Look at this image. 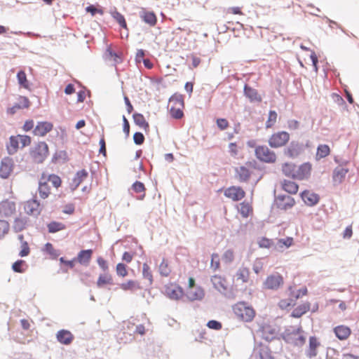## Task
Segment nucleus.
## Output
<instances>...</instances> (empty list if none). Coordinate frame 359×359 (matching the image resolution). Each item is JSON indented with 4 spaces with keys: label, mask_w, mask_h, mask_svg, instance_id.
I'll return each instance as SVG.
<instances>
[{
    "label": "nucleus",
    "mask_w": 359,
    "mask_h": 359,
    "mask_svg": "<svg viewBox=\"0 0 359 359\" xmlns=\"http://www.w3.org/2000/svg\"><path fill=\"white\" fill-rule=\"evenodd\" d=\"M310 141L307 140L306 143L297 140H292L283 149V154L292 159L298 158L303 154L305 149L310 147Z\"/></svg>",
    "instance_id": "f257e3e1"
},
{
    "label": "nucleus",
    "mask_w": 359,
    "mask_h": 359,
    "mask_svg": "<svg viewBox=\"0 0 359 359\" xmlns=\"http://www.w3.org/2000/svg\"><path fill=\"white\" fill-rule=\"evenodd\" d=\"M48 154V146L43 142H39L34 147L30 149L29 154L36 163H42Z\"/></svg>",
    "instance_id": "f03ea898"
},
{
    "label": "nucleus",
    "mask_w": 359,
    "mask_h": 359,
    "mask_svg": "<svg viewBox=\"0 0 359 359\" xmlns=\"http://www.w3.org/2000/svg\"><path fill=\"white\" fill-rule=\"evenodd\" d=\"M255 156L262 162L273 163L276 161V155L274 151L270 150L266 146H258L255 147Z\"/></svg>",
    "instance_id": "7ed1b4c3"
},
{
    "label": "nucleus",
    "mask_w": 359,
    "mask_h": 359,
    "mask_svg": "<svg viewBox=\"0 0 359 359\" xmlns=\"http://www.w3.org/2000/svg\"><path fill=\"white\" fill-rule=\"evenodd\" d=\"M290 140V134L286 131H279L271 135L269 144L272 148L285 146Z\"/></svg>",
    "instance_id": "20e7f679"
},
{
    "label": "nucleus",
    "mask_w": 359,
    "mask_h": 359,
    "mask_svg": "<svg viewBox=\"0 0 359 359\" xmlns=\"http://www.w3.org/2000/svg\"><path fill=\"white\" fill-rule=\"evenodd\" d=\"M258 332L261 333V337L267 342H270L276 339H280L276 336V329L269 324L262 325L259 327Z\"/></svg>",
    "instance_id": "39448f33"
},
{
    "label": "nucleus",
    "mask_w": 359,
    "mask_h": 359,
    "mask_svg": "<svg viewBox=\"0 0 359 359\" xmlns=\"http://www.w3.org/2000/svg\"><path fill=\"white\" fill-rule=\"evenodd\" d=\"M14 162L12 158L6 156L2 158L0 165V177L7 179L13 171Z\"/></svg>",
    "instance_id": "423d86ee"
},
{
    "label": "nucleus",
    "mask_w": 359,
    "mask_h": 359,
    "mask_svg": "<svg viewBox=\"0 0 359 359\" xmlns=\"http://www.w3.org/2000/svg\"><path fill=\"white\" fill-rule=\"evenodd\" d=\"M103 59L105 61L113 60V65L116 67L118 64L123 62V54L121 52L117 53L113 50L111 45L110 44L107 47L103 54Z\"/></svg>",
    "instance_id": "0eeeda50"
},
{
    "label": "nucleus",
    "mask_w": 359,
    "mask_h": 359,
    "mask_svg": "<svg viewBox=\"0 0 359 359\" xmlns=\"http://www.w3.org/2000/svg\"><path fill=\"white\" fill-rule=\"evenodd\" d=\"M295 204L294 199L288 195H278L276 198V205L278 209L286 210Z\"/></svg>",
    "instance_id": "6e6552de"
},
{
    "label": "nucleus",
    "mask_w": 359,
    "mask_h": 359,
    "mask_svg": "<svg viewBox=\"0 0 359 359\" xmlns=\"http://www.w3.org/2000/svg\"><path fill=\"white\" fill-rule=\"evenodd\" d=\"M16 205L15 203L6 199L0 203V216L1 217H10L15 212Z\"/></svg>",
    "instance_id": "1a4fd4ad"
},
{
    "label": "nucleus",
    "mask_w": 359,
    "mask_h": 359,
    "mask_svg": "<svg viewBox=\"0 0 359 359\" xmlns=\"http://www.w3.org/2000/svg\"><path fill=\"white\" fill-rule=\"evenodd\" d=\"M224 196L233 201H238L245 197V192L241 187L232 186L224 191Z\"/></svg>",
    "instance_id": "9d476101"
},
{
    "label": "nucleus",
    "mask_w": 359,
    "mask_h": 359,
    "mask_svg": "<svg viewBox=\"0 0 359 359\" xmlns=\"http://www.w3.org/2000/svg\"><path fill=\"white\" fill-rule=\"evenodd\" d=\"M283 283V277L278 273L268 276L264 283L265 287L270 290H277Z\"/></svg>",
    "instance_id": "9b49d317"
},
{
    "label": "nucleus",
    "mask_w": 359,
    "mask_h": 359,
    "mask_svg": "<svg viewBox=\"0 0 359 359\" xmlns=\"http://www.w3.org/2000/svg\"><path fill=\"white\" fill-rule=\"evenodd\" d=\"M139 16L142 21L150 27H154L157 23V17L154 11L142 9L139 12Z\"/></svg>",
    "instance_id": "f8f14e48"
},
{
    "label": "nucleus",
    "mask_w": 359,
    "mask_h": 359,
    "mask_svg": "<svg viewBox=\"0 0 359 359\" xmlns=\"http://www.w3.org/2000/svg\"><path fill=\"white\" fill-rule=\"evenodd\" d=\"M56 339L61 344L69 345L73 341L74 337L70 331L62 329L57 332Z\"/></svg>",
    "instance_id": "ddd939ff"
},
{
    "label": "nucleus",
    "mask_w": 359,
    "mask_h": 359,
    "mask_svg": "<svg viewBox=\"0 0 359 359\" xmlns=\"http://www.w3.org/2000/svg\"><path fill=\"white\" fill-rule=\"evenodd\" d=\"M53 125L48 121H39L35 126L33 133L35 135L43 137L52 130Z\"/></svg>",
    "instance_id": "4468645a"
},
{
    "label": "nucleus",
    "mask_w": 359,
    "mask_h": 359,
    "mask_svg": "<svg viewBox=\"0 0 359 359\" xmlns=\"http://www.w3.org/2000/svg\"><path fill=\"white\" fill-rule=\"evenodd\" d=\"M302 199L308 206H314L318 203L320 196L318 194L311 192L309 190H304L301 193Z\"/></svg>",
    "instance_id": "2eb2a0df"
},
{
    "label": "nucleus",
    "mask_w": 359,
    "mask_h": 359,
    "mask_svg": "<svg viewBox=\"0 0 359 359\" xmlns=\"http://www.w3.org/2000/svg\"><path fill=\"white\" fill-rule=\"evenodd\" d=\"M165 292L170 299L175 300L180 299L184 294L182 288L177 285L166 286Z\"/></svg>",
    "instance_id": "dca6fc26"
},
{
    "label": "nucleus",
    "mask_w": 359,
    "mask_h": 359,
    "mask_svg": "<svg viewBox=\"0 0 359 359\" xmlns=\"http://www.w3.org/2000/svg\"><path fill=\"white\" fill-rule=\"evenodd\" d=\"M25 210L28 215H33L35 217H37L41 212L40 203L36 199H32L27 201L25 206Z\"/></svg>",
    "instance_id": "f3484780"
},
{
    "label": "nucleus",
    "mask_w": 359,
    "mask_h": 359,
    "mask_svg": "<svg viewBox=\"0 0 359 359\" xmlns=\"http://www.w3.org/2000/svg\"><path fill=\"white\" fill-rule=\"evenodd\" d=\"M93 250L92 249L81 250L75 258L76 262L81 265L88 266L90 264Z\"/></svg>",
    "instance_id": "a211bd4d"
},
{
    "label": "nucleus",
    "mask_w": 359,
    "mask_h": 359,
    "mask_svg": "<svg viewBox=\"0 0 359 359\" xmlns=\"http://www.w3.org/2000/svg\"><path fill=\"white\" fill-rule=\"evenodd\" d=\"M311 170V164L309 162L304 163L299 165L296 170V179L302 180L310 176Z\"/></svg>",
    "instance_id": "6ab92c4d"
},
{
    "label": "nucleus",
    "mask_w": 359,
    "mask_h": 359,
    "mask_svg": "<svg viewBox=\"0 0 359 359\" xmlns=\"http://www.w3.org/2000/svg\"><path fill=\"white\" fill-rule=\"evenodd\" d=\"M88 172L85 169L77 171L70 184L71 190L72 191L76 190L83 180L88 177Z\"/></svg>",
    "instance_id": "aec40b11"
},
{
    "label": "nucleus",
    "mask_w": 359,
    "mask_h": 359,
    "mask_svg": "<svg viewBox=\"0 0 359 359\" xmlns=\"http://www.w3.org/2000/svg\"><path fill=\"white\" fill-rule=\"evenodd\" d=\"M243 93L245 96L248 97L250 102L262 101V97L260 95H259L257 90L248 84H245L243 88Z\"/></svg>",
    "instance_id": "412c9836"
},
{
    "label": "nucleus",
    "mask_w": 359,
    "mask_h": 359,
    "mask_svg": "<svg viewBox=\"0 0 359 359\" xmlns=\"http://www.w3.org/2000/svg\"><path fill=\"white\" fill-rule=\"evenodd\" d=\"M186 296L190 301L202 300L205 296V292L201 286H198L195 290L188 289Z\"/></svg>",
    "instance_id": "4be33fe9"
},
{
    "label": "nucleus",
    "mask_w": 359,
    "mask_h": 359,
    "mask_svg": "<svg viewBox=\"0 0 359 359\" xmlns=\"http://www.w3.org/2000/svg\"><path fill=\"white\" fill-rule=\"evenodd\" d=\"M336 337L340 340L346 339L351 334V329L345 325H338L334 329Z\"/></svg>",
    "instance_id": "5701e85b"
},
{
    "label": "nucleus",
    "mask_w": 359,
    "mask_h": 359,
    "mask_svg": "<svg viewBox=\"0 0 359 359\" xmlns=\"http://www.w3.org/2000/svg\"><path fill=\"white\" fill-rule=\"evenodd\" d=\"M19 149V140L18 135H11L9 137V143L6 144L7 152L9 155H14Z\"/></svg>",
    "instance_id": "b1692460"
},
{
    "label": "nucleus",
    "mask_w": 359,
    "mask_h": 359,
    "mask_svg": "<svg viewBox=\"0 0 359 359\" xmlns=\"http://www.w3.org/2000/svg\"><path fill=\"white\" fill-rule=\"evenodd\" d=\"M235 172L241 182H248L251 175L250 170L246 168V166L244 165L236 168Z\"/></svg>",
    "instance_id": "393cba45"
},
{
    "label": "nucleus",
    "mask_w": 359,
    "mask_h": 359,
    "mask_svg": "<svg viewBox=\"0 0 359 359\" xmlns=\"http://www.w3.org/2000/svg\"><path fill=\"white\" fill-rule=\"evenodd\" d=\"M29 219L26 217H16L14 219L13 224V230L15 233L20 232L26 229L27 224Z\"/></svg>",
    "instance_id": "a878e982"
},
{
    "label": "nucleus",
    "mask_w": 359,
    "mask_h": 359,
    "mask_svg": "<svg viewBox=\"0 0 359 359\" xmlns=\"http://www.w3.org/2000/svg\"><path fill=\"white\" fill-rule=\"evenodd\" d=\"M133 118L134 123L137 126H138L139 127L143 128L145 130H149V124L146 121V119H145V118H144V116H143L142 114L138 113V112H135L133 114Z\"/></svg>",
    "instance_id": "bb28decb"
},
{
    "label": "nucleus",
    "mask_w": 359,
    "mask_h": 359,
    "mask_svg": "<svg viewBox=\"0 0 359 359\" xmlns=\"http://www.w3.org/2000/svg\"><path fill=\"white\" fill-rule=\"evenodd\" d=\"M114 280L112 276L104 272L103 274H100L97 280L96 285L98 288H102L105 285H114Z\"/></svg>",
    "instance_id": "cd10ccee"
},
{
    "label": "nucleus",
    "mask_w": 359,
    "mask_h": 359,
    "mask_svg": "<svg viewBox=\"0 0 359 359\" xmlns=\"http://www.w3.org/2000/svg\"><path fill=\"white\" fill-rule=\"evenodd\" d=\"M348 168H344L341 167H337L334 169L332 172V179L333 181H338L339 183H341L344 180L346 175L348 172Z\"/></svg>",
    "instance_id": "c85d7f7f"
},
{
    "label": "nucleus",
    "mask_w": 359,
    "mask_h": 359,
    "mask_svg": "<svg viewBox=\"0 0 359 359\" xmlns=\"http://www.w3.org/2000/svg\"><path fill=\"white\" fill-rule=\"evenodd\" d=\"M319 346H320V343L318 342L317 338L315 336L310 337H309V350L306 353V355L309 358L316 356V355H317L316 348Z\"/></svg>",
    "instance_id": "c756f323"
},
{
    "label": "nucleus",
    "mask_w": 359,
    "mask_h": 359,
    "mask_svg": "<svg viewBox=\"0 0 359 359\" xmlns=\"http://www.w3.org/2000/svg\"><path fill=\"white\" fill-rule=\"evenodd\" d=\"M238 309L240 313H237L236 311V313L240 316L243 320L245 322H250L253 319L255 316V311L252 309L244 306L243 310L241 309Z\"/></svg>",
    "instance_id": "7c9ffc66"
},
{
    "label": "nucleus",
    "mask_w": 359,
    "mask_h": 359,
    "mask_svg": "<svg viewBox=\"0 0 359 359\" xmlns=\"http://www.w3.org/2000/svg\"><path fill=\"white\" fill-rule=\"evenodd\" d=\"M296 165L292 163H285L282 165V172L283 173L288 177L292 179H296L295 171Z\"/></svg>",
    "instance_id": "2f4dec72"
},
{
    "label": "nucleus",
    "mask_w": 359,
    "mask_h": 359,
    "mask_svg": "<svg viewBox=\"0 0 359 359\" xmlns=\"http://www.w3.org/2000/svg\"><path fill=\"white\" fill-rule=\"evenodd\" d=\"M310 309V304L306 302L297 306L291 313V316L293 318H300L305 314Z\"/></svg>",
    "instance_id": "473e14b6"
},
{
    "label": "nucleus",
    "mask_w": 359,
    "mask_h": 359,
    "mask_svg": "<svg viewBox=\"0 0 359 359\" xmlns=\"http://www.w3.org/2000/svg\"><path fill=\"white\" fill-rule=\"evenodd\" d=\"M110 14L121 28L128 29L127 22L123 15L118 12L116 8L111 10L110 11Z\"/></svg>",
    "instance_id": "72a5a7b5"
},
{
    "label": "nucleus",
    "mask_w": 359,
    "mask_h": 359,
    "mask_svg": "<svg viewBox=\"0 0 359 359\" xmlns=\"http://www.w3.org/2000/svg\"><path fill=\"white\" fill-rule=\"evenodd\" d=\"M281 184L283 189L289 194H294L298 191L299 186L293 181L284 180Z\"/></svg>",
    "instance_id": "f704fd0d"
},
{
    "label": "nucleus",
    "mask_w": 359,
    "mask_h": 359,
    "mask_svg": "<svg viewBox=\"0 0 359 359\" xmlns=\"http://www.w3.org/2000/svg\"><path fill=\"white\" fill-rule=\"evenodd\" d=\"M48 231L50 233H55L66 229L65 224L62 222L52 221L47 224Z\"/></svg>",
    "instance_id": "c9c22d12"
},
{
    "label": "nucleus",
    "mask_w": 359,
    "mask_h": 359,
    "mask_svg": "<svg viewBox=\"0 0 359 359\" xmlns=\"http://www.w3.org/2000/svg\"><path fill=\"white\" fill-rule=\"evenodd\" d=\"M330 149L327 144H319L317 147L316 158L317 160L325 158L330 154Z\"/></svg>",
    "instance_id": "e433bc0d"
},
{
    "label": "nucleus",
    "mask_w": 359,
    "mask_h": 359,
    "mask_svg": "<svg viewBox=\"0 0 359 359\" xmlns=\"http://www.w3.org/2000/svg\"><path fill=\"white\" fill-rule=\"evenodd\" d=\"M259 359H274L270 348L262 343L259 344Z\"/></svg>",
    "instance_id": "4c0bfd02"
},
{
    "label": "nucleus",
    "mask_w": 359,
    "mask_h": 359,
    "mask_svg": "<svg viewBox=\"0 0 359 359\" xmlns=\"http://www.w3.org/2000/svg\"><path fill=\"white\" fill-rule=\"evenodd\" d=\"M38 191L39 194V196L45 199L50 194V187L48 186L47 182L39 181Z\"/></svg>",
    "instance_id": "58836bf2"
},
{
    "label": "nucleus",
    "mask_w": 359,
    "mask_h": 359,
    "mask_svg": "<svg viewBox=\"0 0 359 359\" xmlns=\"http://www.w3.org/2000/svg\"><path fill=\"white\" fill-rule=\"evenodd\" d=\"M27 268L26 262L22 259H18L12 265V269L15 273H24Z\"/></svg>",
    "instance_id": "ea45409f"
},
{
    "label": "nucleus",
    "mask_w": 359,
    "mask_h": 359,
    "mask_svg": "<svg viewBox=\"0 0 359 359\" xmlns=\"http://www.w3.org/2000/svg\"><path fill=\"white\" fill-rule=\"evenodd\" d=\"M169 102H173L174 106L181 107V108L184 107V97L182 94L175 93L169 98Z\"/></svg>",
    "instance_id": "a19ab883"
},
{
    "label": "nucleus",
    "mask_w": 359,
    "mask_h": 359,
    "mask_svg": "<svg viewBox=\"0 0 359 359\" xmlns=\"http://www.w3.org/2000/svg\"><path fill=\"white\" fill-rule=\"evenodd\" d=\"M237 279L242 280L243 283H247L249 280L250 271L247 267L241 266L236 272Z\"/></svg>",
    "instance_id": "79ce46f5"
},
{
    "label": "nucleus",
    "mask_w": 359,
    "mask_h": 359,
    "mask_svg": "<svg viewBox=\"0 0 359 359\" xmlns=\"http://www.w3.org/2000/svg\"><path fill=\"white\" fill-rule=\"evenodd\" d=\"M59 160H62V162H66L68 161V155L66 151L65 150H60L57 151L53 156L51 162L52 163H57Z\"/></svg>",
    "instance_id": "37998d69"
},
{
    "label": "nucleus",
    "mask_w": 359,
    "mask_h": 359,
    "mask_svg": "<svg viewBox=\"0 0 359 359\" xmlns=\"http://www.w3.org/2000/svg\"><path fill=\"white\" fill-rule=\"evenodd\" d=\"M120 287L122 290L125 291L140 289L139 283L137 281L133 280H129L126 283H121L120 285Z\"/></svg>",
    "instance_id": "c03bdc74"
},
{
    "label": "nucleus",
    "mask_w": 359,
    "mask_h": 359,
    "mask_svg": "<svg viewBox=\"0 0 359 359\" xmlns=\"http://www.w3.org/2000/svg\"><path fill=\"white\" fill-rule=\"evenodd\" d=\"M17 79L20 86L27 88L29 86L28 81L27 79V75L23 70H20L17 73Z\"/></svg>",
    "instance_id": "a18cd8bd"
},
{
    "label": "nucleus",
    "mask_w": 359,
    "mask_h": 359,
    "mask_svg": "<svg viewBox=\"0 0 359 359\" xmlns=\"http://www.w3.org/2000/svg\"><path fill=\"white\" fill-rule=\"evenodd\" d=\"M183 108L181 107L172 106L170 109L171 117L175 119H181L184 116Z\"/></svg>",
    "instance_id": "49530a36"
},
{
    "label": "nucleus",
    "mask_w": 359,
    "mask_h": 359,
    "mask_svg": "<svg viewBox=\"0 0 359 359\" xmlns=\"http://www.w3.org/2000/svg\"><path fill=\"white\" fill-rule=\"evenodd\" d=\"M170 272L171 269L169 267L168 264L165 261V258H163L161 263L159 265V273L161 276L167 277L170 275Z\"/></svg>",
    "instance_id": "de8ad7c7"
},
{
    "label": "nucleus",
    "mask_w": 359,
    "mask_h": 359,
    "mask_svg": "<svg viewBox=\"0 0 359 359\" xmlns=\"http://www.w3.org/2000/svg\"><path fill=\"white\" fill-rule=\"evenodd\" d=\"M142 276L143 278L149 280L151 285L153 283V276L149 266L147 263H144L142 266Z\"/></svg>",
    "instance_id": "09e8293b"
},
{
    "label": "nucleus",
    "mask_w": 359,
    "mask_h": 359,
    "mask_svg": "<svg viewBox=\"0 0 359 359\" xmlns=\"http://www.w3.org/2000/svg\"><path fill=\"white\" fill-rule=\"evenodd\" d=\"M280 339H283L286 343L292 344L294 345V335L291 334L290 329H285V330L280 334Z\"/></svg>",
    "instance_id": "8fccbe9b"
},
{
    "label": "nucleus",
    "mask_w": 359,
    "mask_h": 359,
    "mask_svg": "<svg viewBox=\"0 0 359 359\" xmlns=\"http://www.w3.org/2000/svg\"><path fill=\"white\" fill-rule=\"evenodd\" d=\"M86 13H90L92 16H95L96 14H104V11L100 6H95L93 4H90L85 8Z\"/></svg>",
    "instance_id": "3c124183"
},
{
    "label": "nucleus",
    "mask_w": 359,
    "mask_h": 359,
    "mask_svg": "<svg viewBox=\"0 0 359 359\" xmlns=\"http://www.w3.org/2000/svg\"><path fill=\"white\" fill-rule=\"evenodd\" d=\"M277 116L278 115H277V113L276 111H273V110L269 111V117L265 123L266 128H270L275 124V123L276 122Z\"/></svg>",
    "instance_id": "603ef678"
},
{
    "label": "nucleus",
    "mask_w": 359,
    "mask_h": 359,
    "mask_svg": "<svg viewBox=\"0 0 359 359\" xmlns=\"http://www.w3.org/2000/svg\"><path fill=\"white\" fill-rule=\"evenodd\" d=\"M215 287L220 292L222 288L224 290H226V286L224 285L225 280L221 277L215 276L214 280H212Z\"/></svg>",
    "instance_id": "864d4df0"
},
{
    "label": "nucleus",
    "mask_w": 359,
    "mask_h": 359,
    "mask_svg": "<svg viewBox=\"0 0 359 359\" xmlns=\"http://www.w3.org/2000/svg\"><path fill=\"white\" fill-rule=\"evenodd\" d=\"M46 252L49 254L53 259H56L59 255V250L54 249L53 245L50 243H47L44 245Z\"/></svg>",
    "instance_id": "5fc2aeb1"
},
{
    "label": "nucleus",
    "mask_w": 359,
    "mask_h": 359,
    "mask_svg": "<svg viewBox=\"0 0 359 359\" xmlns=\"http://www.w3.org/2000/svg\"><path fill=\"white\" fill-rule=\"evenodd\" d=\"M9 228L10 224L7 221L0 219V239L3 238L8 233Z\"/></svg>",
    "instance_id": "6e6d98bb"
},
{
    "label": "nucleus",
    "mask_w": 359,
    "mask_h": 359,
    "mask_svg": "<svg viewBox=\"0 0 359 359\" xmlns=\"http://www.w3.org/2000/svg\"><path fill=\"white\" fill-rule=\"evenodd\" d=\"M241 208L239 210L240 213L243 217H248L249 212L251 210V206L245 202H242L241 204Z\"/></svg>",
    "instance_id": "4d7b16f0"
},
{
    "label": "nucleus",
    "mask_w": 359,
    "mask_h": 359,
    "mask_svg": "<svg viewBox=\"0 0 359 359\" xmlns=\"http://www.w3.org/2000/svg\"><path fill=\"white\" fill-rule=\"evenodd\" d=\"M116 273L120 277H125L128 275L126 265L123 263H118L116 267Z\"/></svg>",
    "instance_id": "13d9d810"
},
{
    "label": "nucleus",
    "mask_w": 359,
    "mask_h": 359,
    "mask_svg": "<svg viewBox=\"0 0 359 359\" xmlns=\"http://www.w3.org/2000/svg\"><path fill=\"white\" fill-rule=\"evenodd\" d=\"M48 181H50L55 188H58L62 184L60 177L55 174H51L48 176Z\"/></svg>",
    "instance_id": "bf43d9fd"
},
{
    "label": "nucleus",
    "mask_w": 359,
    "mask_h": 359,
    "mask_svg": "<svg viewBox=\"0 0 359 359\" xmlns=\"http://www.w3.org/2000/svg\"><path fill=\"white\" fill-rule=\"evenodd\" d=\"M144 136L141 132H135L133 135V141L136 145H142L144 142Z\"/></svg>",
    "instance_id": "052dcab7"
},
{
    "label": "nucleus",
    "mask_w": 359,
    "mask_h": 359,
    "mask_svg": "<svg viewBox=\"0 0 359 359\" xmlns=\"http://www.w3.org/2000/svg\"><path fill=\"white\" fill-rule=\"evenodd\" d=\"M207 327L214 330H219L222 327L221 322L216 320H210L207 323Z\"/></svg>",
    "instance_id": "680f3d73"
},
{
    "label": "nucleus",
    "mask_w": 359,
    "mask_h": 359,
    "mask_svg": "<svg viewBox=\"0 0 359 359\" xmlns=\"http://www.w3.org/2000/svg\"><path fill=\"white\" fill-rule=\"evenodd\" d=\"M18 140H20L22 144L21 148L29 146L31 144L32 140L29 135H18Z\"/></svg>",
    "instance_id": "e2e57ef3"
},
{
    "label": "nucleus",
    "mask_w": 359,
    "mask_h": 359,
    "mask_svg": "<svg viewBox=\"0 0 359 359\" xmlns=\"http://www.w3.org/2000/svg\"><path fill=\"white\" fill-rule=\"evenodd\" d=\"M132 189L136 193L144 192L146 189L144 184L140 181H135L132 185Z\"/></svg>",
    "instance_id": "0e129e2a"
},
{
    "label": "nucleus",
    "mask_w": 359,
    "mask_h": 359,
    "mask_svg": "<svg viewBox=\"0 0 359 359\" xmlns=\"http://www.w3.org/2000/svg\"><path fill=\"white\" fill-rule=\"evenodd\" d=\"M21 250L19 252V256L24 257L27 256L30 252V249L27 242H22L21 244Z\"/></svg>",
    "instance_id": "69168bd1"
},
{
    "label": "nucleus",
    "mask_w": 359,
    "mask_h": 359,
    "mask_svg": "<svg viewBox=\"0 0 359 359\" xmlns=\"http://www.w3.org/2000/svg\"><path fill=\"white\" fill-rule=\"evenodd\" d=\"M223 259L226 262H229V263L233 262L234 259L233 251L231 249L226 250L223 255Z\"/></svg>",
    "instance_id": "338daca9"
},
{
    "label": "nucleus",
    "mask_w": 359,
    "mask_h": 359,
    "mask_svg": "<svg viewBox=\"0 0 359 359\" xmlns=\"http://www.w3.org/2000/svg\"><path fill=\"white\" fill-rule=\"evenodd\" d=\"M97 262L99 266L102 269L104 272H107L109 270V265L107 262L102 257H99L97 259Z\"/></svg>",
    "instance_id": "774afa93"
}]
</instances>
